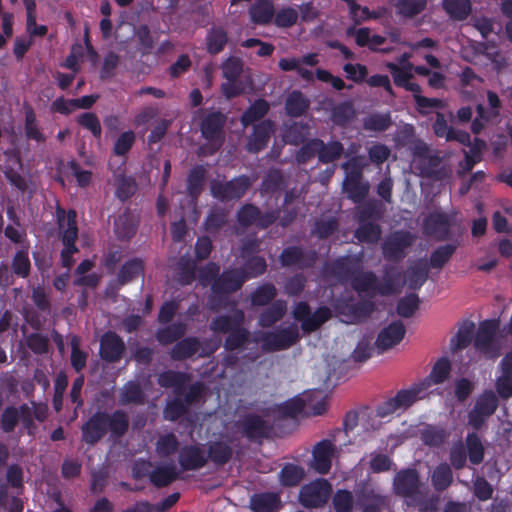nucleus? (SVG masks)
<instances>
[{"instance_id":"1","label":"nucleus","mask_w":512,"mask_h":512,"mask_svg":"<svg viewBox=\"0 0 512 512\" xmlns=\"http://www.w3.org/2000/svg\"><path fill=\"white\" fill-rule=\"evenodd\" d=\"M130 421L126 411L116 409L112 412L98 410L93 413L81 426V439L84 443L94 446L106 434L112 440L123 438L129 431Z\"/></svg>"},{"instance_id":"2","label":"nucleus","mask_w":512,"mask_h":512,"mask_svg":"<svg viewBox=\"0 0 512 512\" xmlns=\"http://www.w3.org/2000/svg\"><path fill=\"white\" fill-rule=\"evenodd\" d=\"M209 329L214 334H227L223 347L227 352L242 351L250 342V331L245 327V313L235 308L231 314L213 317Z\"/></svg>"},{"instance_id":"3","label":"nucleus","mask_w":512,"mask_h":512,"mask_svg":"<svg viewBox=\"0 0 512 512\" xmlns=\"http://www.w3.org/2000/svg\"><path fill=\"white\" fill-rule=\"evenodd\" d=\"M428 395L424 384L420 382L412 384L407 389L399 390L394 397H391L376 407V415L380 418L388 417L401 410L406 411L417 401Z\"/></svg>"},{"instance_id":"4","label":"nucleus","mask_w":512,"mask_h":512,"mask_svg":"<svg viewBox=\"0 0 512 512\" xmlns=\"http://www.w3.org/2000/svg\"><path fill=\"white\" fill-rule=\"evenodd\" d=\"M343 168L347 171L343 181V191L353 203H362L369 194L370 185L367 181H363L362 167L358 158L350 159L343 164Z\"/></svg>"},{"instance_id":"5","label":"nucleus","mask_w":512,"mask_h":512,"mask_svg":"<svg viewBox=\"0 0 512 512\" xmlns=\"http://www.w3.org/2000/svg\"><path fill=\"white\" fill-rule=\"evenodd\" d=\"M235 427L243 437L255 443H261L264 439L270 438L272 433L269 422L254 412L241 415L235 422Z\"/></svg>"},{"instance_id":"6","label":"nucleus","mask_w":512,"mask_h":512,"mask_svg":"<svg viewBox=\"0 0 512 512\" xmlns=\"http://www.w3.org/2000/svg\"><path fill=\"white\" fill-rule=\"evenodd\" d=\"M279 210H268L262 212L259 207L252 203L242 205L236 214L238 224L243 228L256 226L259 229H267L272 226L279 217Z\"/></svg>"},{"instance_id":"7","label":"nucleus","mask_w":512,"mask_h":512,"mask_svg":"<svg viewBox=\"0 0 512 512\" xmlns=\"http://www.w3.org/2000/svg\"><path fill=\"white\" fill-rule=\"evenodd\" d=\"M250 186V178L247 175H240L226 182L213 180L210 184V191L214 198L224 202L239 200Z\"/></svg>"},{"instance_id":"8","label":"nucleus","mask_w":512,"mask_h":512,"mask_svg":"<svg viewBox=\"0 0 512 512\" xmlns=\"http://www.w3.org/2000/svg\"><path fill=\"white\" fill-rule=\"evenodd\" d=\"M414 235L405 230L392 232L382 243L383 257L389 262H399L406 256V250L413 245Z\"/></svg>"},{"instance_id":"9","label":"nucleus","mask_w":512,"mask_h":512,"mask_svg":"<svg viewBox=\"0 0 512 512\" xmlns=\"http://www.w3.org/2000/svg\"><path fill=\"white\" fill-rule=\"evenodd\" d=\"M422 483L419 473L414 468L398 471L393 479V491L397 496L416 501L421 497Z\"/></svg>"},{"instance_id":"10","label":"nucleus","mask_w":512,"mask_h":512,"mask_svg":"<svg viewBox=\"0 0 512 512\" xmlns=\"http://www.w3.org/2000/svg\"><path fill=\"white\" fill-rule=\"evenodd\" d=\"M299 331L289 326L276 331L264 332L261 336V347L265 352H276L288 349L299 341Z\"/></svg>"},{"instance_id":"11","label":"nucleus","mask_w":512,"mask_h":512,"mask_svg":"<svg viewBox=\"0 0 512 512\" xmlns=\"http://www.w3.org/2000/svg\"><path fill=\"white\" fill-rule=\"evenodd\" d=\"M332 492L326 479H317L301 487L299 501L305 508H319L326 504Z\"/></svg>"},{"instance_id":"12","label":"nucleus","mask_w":512,"mask_h":512,"mask_svg":"<svg viewBox=\"0 0 512 512\" xmlns=\"http://www.w3.org/2000/svg\"><path fill=\"white\" fill-rule=\"evenodd\" d=\"M227 117L220 111L208 113L200 123L202 137L210 143L217 144L215 150H218L224 140V126Z\"/></svg>"},{"instance_id":"13","label":"nucleus","mask_w":512,"mask_h":512,"mask_svg":"<svg viewBox=\"0 0 512 512\" xmlns=\"http://www.w3.org/2000/svg\"><path fill=\"white\" fill-rule=\"evenodd\" d=\"M246 281L243 271L238 268L225 269L211 284L212 293L221 297L237 292Z\"/></svg>"},{"instance_id":"14","label":"nucleus","mask_w":512,"mask_h":512,"mask_svg":"<svg viewBox=\"0 0 512 512\" xmlns=\"http://www.w3.org/2000/svg\"><path fill=\"white\" fill-rule=\"evenodd\" d=\"M452 219L445 212L429 213L423 223L426 235L438 241H446L451 237Z\"/></svg>"},{"instance_id":"15","label":"nucleus","mask_w":512,"mask_h":512,"mask_svg":"<svg viewBox=\"0 0 512 512\" xmlns=\"http://www.w3.org/2000/svg\"><path fill=\"white\" fill-rule=\"evenodd\" d=\"M317 259L314 250H304L300 246H288L279 255V261L283 267H297L307 269L312 267Z\"/></svg>"},{"instance_id":"16","label":"nucleus","mask_w":512,"mask_h":512,"mask_svg":"<svg viewBox=\"0 0 512 512\" xmlns=\"http://www.w3.org/2000/svg\"><path fill=\"white\" fill-rule=\"evenodd\" d=\"M275 132V123L271 119L261 120L253 126V131L248 137L245 149L249 153L257 154L264 150L271 136Z\"/></svg>"},{"instance_id":"17","label":"nucleus","mask_w":512,"mask_h":512,"mask_svg":"<svg viewBox=\"0 0 512 512\" xmlns=\"http://www.w3.org/2000/svg\"><path fill=\"white\" fill-rule=\"evenodd\" d=\"M126 351L123 339L115 331L105 332L100 339L99 355L108 363H117Z\"/></svg>"},{"instance_id":"18","label":"nucleus","mask_w":512,"mask_h":512,"mask_svg":"<svg viewBox=\"0 0 512 512\" xmlns=\"http://www.w3.org/2000/svg\"><path fill=\"white\" fill-rule=\"evenodd\" d=\"M56 216L59 229L61 230V241L63 246L77 247L75 242L78 238V227L76 212L69 210L67 213L61 207H57Z\"/></svg>"},{"instance_id":"19","label":"nucleus","mask_w":512,"mask_h":512,"mask_svg":"<svg viewBox=\"0 0 512 512\" xmlns=\"http://www.w3.org/2000/svg\"><path fill=\"white\" fill-rule=\"evenodd\" d=\"M406 333V327L400 320L391 322L384 327L379 333L375 341V346L380 353H383L397 344H399Z\"/></svg>"},{"instance_id":"20","label":"nucleus","mask_w":512,"mask_h":512,"mask_svg":"<svg viewBox=\"0 0 512 512\" xmlns=\"http://www.w3.org/2000/svg\"><path fill=\"white\" fill-rule=\"evenodd\" d=\"M334 450L335 447L330 440L318 442L312 451L311 467L320 474H327L331 469Z\"/></svg>"},{"instance_id":"21","label":"nucleus","mask_w":512,"mask_h":512,"mask_svg":"<svg viewBox=\"0 0 512 512\" xmlns=\"http://www.w3.org/2000/svg\"><path fill=\"white\" fill-rule=\"evenodd\" d=\"M179 464L184 471H195L207 464L204 451L198 445H186L179 452Z\"/></svg>"},{"instance_id":"22","label":"nucleus","mask_w":512,"mask_h":512,"mask_svg":"<svg viewBox=\"0 0 512 512\" xmlns=\"http://www.w3.org/2000/svg\"><path fill=\"white\" fill-rule=\"evenodd\" d=\"M402 273L394 265H385L383 268L382 281H378L377 294L390 296L400 291Z\"/></svg>"},{"instance_id":"23","label":"nucleus","mask_w":512,"mask_h":512,"mask_svg":"<svg viewBox=\"0 0 512 512\" xmlns=\"http://www.w3.org/2000/svg\"><path fill=\"white\" fill-rule=\"evenodd\" d=\"M229 42L228 31L220 25H212L205 35V49L209 55L216 56L224 51Z\"/></svg>"},{"instance_id":"24","label":"nucleus","mask_w":512,"mask_h":512,"mask_svg":"<svg viewBox=\"0 0 512 512\" xmlns=\"http://www.w3.org/2000/svg\"><path fill=\"white\" fill-rule=\"evenodd\" d=\"M498 326L496 320H485L480 323L474 337V347L478 351L487 353L492 349Z\"/></svg>"},{"instance_id":"25","label":"nucleus","mask_w":512,"mask_h":512,"mask_svg":"<svg viewBox=\"0 0 512 512\" xmlns=\"http://www.w3.org/2000/svg\"><path fill=\"white\" fill-rule=\"evenodd\" d=\"M189 381L190 375L188 373L174 370L163 371L157 378L160 387L173 388L175 395H182Z\"/></svg>"},{"instance_id":"26","label":"nucleus","mask_w":512,"mask_h":512,"mask_svg":"<svg viewBox=\"0 0 512 512\" xmlns=\"http://www.w3.org/2000/svg\"><path fill=\"white\" fill-rule=\"evenodd\" d=\"M442 158L438 153H433L420 161H416L415 166L420 176L435 181L442 180L445 177V171L440 167Z\"/></svg>"},{"instance_id":"27","label":"nucleus","mask_w":512,"mask_h":512,"mask_svg":"<svg viewBox=\"0 0 512 512\" xmlns=\"http://www.w3.org/2000/svg\"><path fill=\"white\" fill-rule=\"evenodd\" d=\"M358 267L350 257L345 256L332 261L328 266V271L340 283L345 284L352 280Z\"/></svg>"},{"instance_id":"28","label":"nucleus","mask_w":512,"mask_h":512,"mask_svg":"<svg viewBox=\"0 0 512 512\" xmlns=\"http://www.w3.org/2000/svg\"><path fill=\"white\" fill-rule=\"evenodd\" d=\"M201 348L200 340L197 337L189 336L180 339L171 348L170 357L174 361H184L192 358Z\"/></svg>"},{"instance_id":"29","label":"nucleus","mask_w":512,"mask_h":512,"mask_svg":"<svg viewBox=\"0 0 512 512\" xmlns=\"http://www.w3.org/2000/svg\"><path fill=\"white\" fill-rule=\"evenodd\" d=\"M351 286L358 294L377 293L378 277L373 271H363L358 267L351 280Z\"/></svg>"},{"instance_id":"30","label":"nucleus","mask_w":512,"mask_h":512,"mask_svg":"<svg viewBox=\"0 0 512 512\" xmlns=\"http://www.w3.org/2000/svg\"><path fill=\"white\" fill-rule=\"evenodd\" d=\"M310 107V100L299 90H293L285 101L286 114L292 118L303 116Z\"/></svg>"},{"instance_id":"31","label":"nucleus","mask_w":512,"mask_h":512,"mask_svg":"<svg viewBox=\"0 0 512 512\" xmlns=\"http://www.w3.org/2000/svg\"><path fill=\"white\" fill-rule=\"evenodd\" d=\"M178 478V472L173 462L157 466L149 473L150 482L158 488L166 487Z\"/></svg>"},{"instance_id":"32","label":"nucleus","mask_w":512,"mask_h":512,"mask_svg":"<svg viewBox=\"0 0 512 512\" xmlns=\"http://www.w3.org/2000/svg\"><path fill=\"white\" fill-rule=\"evenodd\" d=\"M280 505V497L274 492L256 493L250 498L253 512H274Z\"/></svg>"},{"instance_id":"33","label":"nucleus","mask_w":512,"mask_h":512,"mask_svg":"<svg viewBox=\"0 0 512 512\" xmlns=\"http://www.w3.org/2000/svg\"><path fill=\"white\" fill-rule=\"evenodd\" d=\"M451 371V363L450 361L442 357L437 360V362L432 367L431 372L427 377H425L421 384H424L425 390L428 392L429 388L432 385L442 384L446 381Z\"/></svg>"},{"instance_id":"34","label":"nucleus","mask_w":512,"mask_h":512,"mask_svg":"<svg viewBox=\"0 0 512 512\" xmlns=\"http://www.w3.org/2000/svg\"><path fill=\"white\" fill-rule=\"evenodd\" d=\"M137 231V223L135 222L129 209H126L114 221V232L121 241L130 240Z\"/></svg>"},{"instance_id":"35","label":"nucleus","mask_w":512,"mask_h":512,"mask_svg":"<svg viewBox=\"0 0 512 512\" xmlns=\"http://www.w3.org/2000/svg\"><path fill=\"white\" fill-rule=\"evenodd\" d=\"M274 13V5L269 0H258L249 10L251 21L256 25H268L273 21Z\"/></svg>"},{"instance_id":"36","label":"nucleus","mask_w":512,"mask_h":512,"mask_svg":"<svg viewBox=\"0 0 512 512\" xmlns=\"http://www.w3.org/2000/svg\"><path fill=\"white\" fill-rule=\"evenodd\" d=\"M187 330L184 322H175L156 331V340L163 346L178 342L185 335Z\"/></svg>"},{"instance_id":"37","label":"nucleus","mask_w":512,"mask_h":512,"mask_svg":"<svg viewBox=\"0 0 512 512\" xmlns=\"http://www.w3.org/2000/svg\"><path fill=\"white\" fill-rule=\"evenodd\" d=\"M115 197L122 203L132 198L137 192L138 185L132 176H127L124 173L115 175Z\"/></svg>"},{"instance_id":"38","label":"nucleus","mask_w":512,"mask_h":512,"mask_svg":"<svg viewBox=\"0 0 512 512\" xmlns=\"http://www.w3.org/2000/svg\"><path fill=\"white\" fill-rule=\"evenodd\" d=\"M286 310V302L283 300H276L260 313L258 324L263 328H269L283 318Z\"/></svg>"},{"instance_id":"39","label":"nucleus","mask_w":512,"mask_h":512,"mask_svg":"<svg viewBox=\"0 0 512 512\" xmlns=\"http://www.w3.org/2000/svg\"><path fill=\"white\" fill-rule=\"evenodd\" d=\"M233 457V448L224 441H214L208 446L207 457L217 466H224Z\"/></svg>"},{"instance_id":"40","label":"nucleus","mask_w":512,"mask_h":512,"mask_svg":"<svg viewBox=\"0 0 512 512\" xmlns=\"http://www.w3.org/2000/svg\"><path fill=\"white\" fill-rule=\"evenodd\" d=\"M406 91H409L413 94L414 101L420 113L426 114V109L431 108H443L444 104L441 99L438 98H428L421 95L422 88L418 83L409 82L408 85L404 88Z\"/></svg>"},{"instance_id":"41","label":"nucleus","mask_w":512,"mask_h":512,"mask_svg":"<svg viewBox=\"0 0 512 512\" xmlns=\"http://www.w3.org/2000/svg\"><path fill=\"white\" fill-rule=\"evenodd\" d=\"M206 177V169L202 165L193 167L187 176V194L192 200L201 195Z\"/></svg>"},{"instance_id":"42","label":"nucleus","mask_w":512,"mask_h":512,"mask_svg":"<svg viewBox=\"0 0 512 512\" xmlns=\"http://www.w3.org/2000/svg\"><path fill=\"white\" fill-rule=\"evenodd\" d=\"M318 146V160L323 164H328L338 160L343 152L344 146L340 141H330L325 143L323 140L317 138Z\"/></svg>"},{"instance_id":"43","label":"nucleus","mask_w":512,"mask_h":512,"mask_svg":"<svg viewBox=\"0 0 512 512\" xmlns=\"http://www.w3.org/2000/svg\"><path fill=\"white\" fill-rule=\"evenodd\" d=\"M269 103L259 98L255 100L242 114L241 123L244 127H247L257 121H260L269 111Z\"/></svg>"},{"instance_id":"44","label":"nucleus","mask_w":512,"mask_h":512,"mask_svg":"<svg viewBox=\"0 0 512 512\" xmlns=\"http://www.w3.org/2000/svg\"><path fill=\"white\" fill-rule=\"evenodd\" d=\"M442 7L455 21L467 19L472 11L470 0H443Z\"/></svg>"},{"instance_id":"45","label":"nucleus","mask_w":512,"mask_h":512,"mask_svg":"<svg viewBox=\"0 0 512 512\" xmlns=\"http://www.w3.org/2000/svg\"><path fill=\"white\" fill-rule=\"evenodd\" d=\"M390 112L372 113L363 118L362 127L365 131L384 132L392 126Z\"/></svg>"},{"instance_id":"46","label":"nucleus","mask_w":512,"mask_h":512,"mask_svg":"<svg viewBox=\"0 0 512 512\" xmlns=\"http://www.w3.org/2000/svg\"><path fill=\"white\" fill-rule=\"evenodd\" d=\"M457 249V245L448 243L437 247L432 251L428 267L441 270L453 257Z\"/></svg>"},{"instance_id":"47","label":"nucleus","mask_w":512,"mask_h":512,"mask_svg":"<svg viewBox=\"0 0 512 512\" xmlns=\"http://www.w3.org/2000/svg\"><path fill=\"white\" fill-rule=\"evenodd\" d=\"M305 476L304 469L296 464L286 463L279 472V482L284 487L298 486Z\"/></svg>"},{"instance_id":"48","label":"nucleus","mask_w":512,"mask_h":512,"mask_svg":"<svg viewBox=\"0 0 512 512\" xmlns=\"http://www.w3.org/2000/svg\"><path fill=\"white\" fill-rule=\"evenodd\" d=\"M354 236L361 243L376 244L381 238V227L374 222H358Z\"/></svg>"},{"instance_id":"49","label":"nucleus","mask_w":512,"mask_h":512,"mask_svg":"<svg viewBox=\"0 0 512 512\" xmlns=\"http://www.w3.org/2000/svg\"><path fill=\"white\" fill-rule=\"evenodd\" d=\"M453 482V473L447 463H441L436 466L431 475V483L437 492H443L448 489Z\"/></svg>"},{"instance_id":"50","label":"nucleus","mask_w":512,"mask_h":512,"mask_svg":"<svg viewBox=\"0 0 512 512\" xmlns=\"http://www.w3.org/2000/svg\"><path fill=\"white\" fill-rule=\"evenodd\" d=\"M332 316V312L329 307L321 306L316 309L314 313L309 314L308 319L303 321L301 329L305 333H311L319 329L325 322H327Z\"/></svg>"},{"instance_id":"51","label":"nucleus","mask_w":512,"mask_h":512,"mask_svg":"<svg viewBox=\"0 0 512 512\" xmlns=\"http://www.w3.org/2000/svg\"><path fill=\"white\" fill-rule=\"evenodd\" d=\"M143 271L144 264L142 260L138 258L131 259L122 265L117 277L118 282L120 285H125L143 274Z\"/></svg>"},{"instance_id":"52","label":"nucleus","mask_w":512,"mask_h":512,"mask_svg":"<svg viewBox=\"0 0 512 512\" xmlns=\"http://www.w3.org/2000/svg\"><path fill=\"white\" fill-rule=\"evenodd\" d=\"M145 401V394L141 386L135 381L127 382L120 394V404H143Z\"/></svg>"},{"instance_id":"53","label":"nucleus","mask_w":512,"mask_h":512,"mask_svg":"<svg viewBox=\"0 0 512 512\" xmlns=\"http://www.w3.org/2000/svg\"><path fill=\"white\" fill-rule=\"evenodd\" d=\"M429 276V267L427 263H418L410 267L407 276V286L410 290H419L427 281Z\"/></svg>"},{"instance_id":"54","label":"nucleus","mask_w":512,"mask_h":512,"mask_svg":"<svg viewBox=\"0 0 512 512\" xmlns=\"http://www.w3.org/2000/svg\"><path fill=\"white\" fill-rule=\"evenodd\" d=\"M277 295V289L274 284L267 282L259 285L250 296L253 306H265L269 304Z\"/></svg>"},{"instance_id":"55","label":"nucleus","mask_w":512,"mask_h":512,"mask_svg":"<svg viewBox=\"0 0 512 512\" xmlns=\"http://www.w3.org/2000/svg\"><path fill=\"white\" fill-rule=\"evenodd\" d=\"M186 403L183 402L181 395H175L171 400H167L163 409V418L167 421L175 422L188 412Z\"/></svg>"},{"instance_id":"56","label":"nucleus","mask_w":512,"mask_h":512,"mask_svg":"<svg viewBox=\"0 0 512 512\" xmlns=\"http://www.w3.org/2000/svg\"><path fill=\"white\" fill-rule=\"evenodd\" d=\"M467 457L473 465H479L484 459V447L479 436L468 433L466 436Z\"/></svg>"},{"instance_id":"57","label":"nucleus","mask_w":512,"mask_h":512,"mask_svg":"<svg viewBox=\"0 0 512 512\" xmlns=\"http://www.w3.org/2000/svg\"><path fill=\"white\" fill-rule=\"evenodd\" d=\"M332 506L334 512H353L355 498L351 491L347 489H338L332 496Z\"/></svg>"},{"instance_id":"58","label":"nucleus","mask_w":512,"mask_h":512,"mask_svg":"<svg viewBox=\"0 0 512 512\" xmlns=\"http://www.w3.org/2000/svg\"><path fill=\"white\" fill-rule=\"evenodd\" d=\"M228 222V215L224 209L215 208L210 210L205 221L204 228L210 234H216Z\"/></svg>"},{"instance_id":"59","label":"nucleus","mask_w":512,"mask_h":512,"mask_svg":"<svg viewBox=\"0 0 512 512\" xmlns=\"http://www.w3.org/2000/svg\"><path fill=\"white\" fill-rule=\"evenodd\" d=\"M362 512H382L387 505V497L377 494L374 491H366L360 499Z\"/></svg>"},{"instance_id":"60","label":"nucleus","mask_w":512,"mask_h":512,"mask_svg":"<svg viewBox=\"0 0 512 512\" xmlns=\"http://www.w3.org/2000/svg\"><path fill=\"white\" fill-rule=\"evenodd\" d=\"M355 117V109L350 102H342L331 111V118L334 124L345 127Z\"/></svg>"},{"instance_id":"61","label":"nucleus","mask_w":512,"mask_h":512,"mask_svg":"<svg viewBox=\"0 0 512 512\" xmlns=\"http://www.w3.org/2000/svg\"><path fill=\"white\" fill-rule=\"evenodd\" d=\"M239 269L243 271V275H245L246 280L252 279L261 276L266 272L267 263L265 258L262 256H252L246 259L244 265Z\"/></svg>"},{"instance_id":"62","label":"nucleus","mask_w":512,"mask_h":512,"mask_svg":"<svg viewBox=\"0 0 512 512\" xmlns=\"http://www.w3.org/2000/svg\"><path fill=\"white\" fill-rule=\"evenodd\" d=\"M476 117L471 121V132L474 135H479L485 128V125L498 119L494 116L489 109H486L483 104L476 105Z\"/></svg>"},{"instance_id":"63","label":"nucleus","mask_w":512,"mask_h":512,"mask_svg":"<svg viewBox=\"0 0 512 512\" xmlns=\"http://www.w3.org/2000/svg\"><path fill=\"white\" fill-rule=\"evenodd\" d=\"M419 305L420 299L418 295L410 293L399 299L396 306V312L403 318H410L419 309Z\"/></svg>"},{"instance_id":"64","label":"nucleus","mask_w":512,"mask_h":512,"mask_svg":"<svg viewBox=\"0 0 512 512\" xmlns=\"http://www.w3.org/2000/svg\"><path fill=\"white\" fill-rule=\"evenodd\" d=\"M475 329L473 322H465L459 327L454 338L451 339V346L454 350L465 349L472 341V335Z\"/></svg>"}]
</instances>
